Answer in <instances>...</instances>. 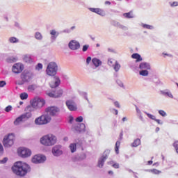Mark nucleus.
<instances>
[{
    "mask_svg": "<svg viewBox=\"0 0 178 178\" xmlns=\"http://www.w3.org/2000/svg\"><path fill=\"white\" fill-rule=\"evenodd\" d=\"M12 171L16 176L23 177L31 171V168H30V165L26 163L17 161L13 165Z\"/></svg>",
    "mask_w": 178,
    "mask_h": 178,
    "instance_id": "obj_1",
    "label": "nucleus"
},
{
    "mask_svg": "<svg viewBox=\"0 0 178 178\" xmlns=\"http://www.w3.org/2000/svg\"><path fill=\"white\" fill-rule=\"evenodd\" d=\"M37 110L38 108L35 107L33 104L28 105L25 108L26 113L19 115L14 121L15 126H19V124H21V123L26 122V120H29V119L33 118V113H31V112H35Z\"/></svg>",
    "mask_w": 178,
    "mask_h": 178,
    "instance_id": "obj_2",
    "label": "nucleus"
},
{
    "mask_svg": "<svg viewBox=\"0 0 178 178\" xmlns=\"http://www.w3.org/2000/svg\"><path fill=\"white\" fill-rule=\"evenodd\" d=\"M58 138L55 135L51 134L44 135L40 138V143L44 147H52L56 144Z\"/></svg>",
    "mask_w": 178,
    "mask_h": 178,
    "instance_id": "obj_3",
    "label": "nucleus"
},
{
    "mask_svg": "<svg viewBox=\"0 0 178 178\" xmlns=\"http://www.w3.org/2000/svg\"><path fill=\"white\" fill-rule=\"evenodd\" d=\"M21 80L16 82L18 86H23L24 83H30L34 79V73L30 70H24L21 74Z\"/></svg>",
    "mask_w": 178,
    "mask_h": 178,
    "instance_id": "obj_4",
    "label": "nucleus"
},
{
    "mask_svg": "<svg viewBox=\"0 0 178 178\" xmlns=\"http://www.w3.org/2000/svg\"><path fill=\"white\" fill-rule=\"evenodd\" d=\"M52 120L50 115L48 113H44L42 115L36 118L35 119L34 123L36 126H44L48 124Z\"/></svg>",
    "mask_w": 178,
    "mask_h": 178,
    "instance_id": "obj_5",
    "label": "nucleus"
},
{
    "mask_svg": "<svg viewBox=\"0 0 178 178\" xmlns=\"http://www.w3.org/2000/svg\"><path fill=\"white\" fill-rule=\"evenodd\" d=\"M58 64L56 62H50L46 68V74L50 76V77H54L56 76L58 73Z\"/></svg>",
    "mask_w": 178,
    "mask_h": 178,
    "instance_id": "obj_6",
    "label": "nucleus"
},
{
    "mask_svg": "<svg viewBox=\"0 0 178 178\" xmlns=\"http://www.w3.org/2000/svg\"><path fill=\"white\" fill-rule=\"evenodd\" d=\"M30 104H32L38 110L45 105V100L41 97H36L31 99Z\"/></svg>",
    "mask_w": 178,
    "mask_h": 178,
    "instance_id": "obj_7",
    "label": "nucleus"
},
{
    "mask_svg": "<svg viewBox=\"0 0 178 178\" xmlns=\"http://www.w3.org/2000/svg\"><path fill=\"white\" fill-rule=\"evenodd\" d=\"M15 143V136L13 134H8L7 136H5L3 140V144L6 148L12 147Z\"/></svg>",
    "mask_w": 178,
    "mask_h": 178,
    "instance_id": "obj_8",
    "label": "nucleus"
},
{
    "mask_svg": "<svg viewBox=\"0 0 178 178\" xmlns=\"http://www.w3.org/2000/svg\"><path fill=\"white\" fill-rule=\"evenodd\" d=\"M17 154L21 158H29L31 156V150L26 147H19L17 149Z\"/></svg>",
    "mask_w": 178,
    "mask_h": 178,
    "instance_id": "obj_9",
    "label": "nucleus"
},
{
    "mask_svg": "<svg viewBox=\"0 0 178 178\" xmlns=\"http://www.w3.org/2000/svg\"><path fill=\"white\" fill-rule=\"evenodd\" d=\"M47 160V157L42 154H36L32 157L31 161L33 163H44Z\"/></svg>",
    "mask_w": 178,
    "mask_h": 178,
    "instance_id": "obj_10",
    "label": "nucleus"
},
{
    "mask_svg": "<svg viewBox=\"0 0 178 178\" xmlns=\"http://www.w3.org/2000/svg\"><path fill=\"white\" fill-rule=\"evenodd\" d=\"M45 112L50 116H56L60 112V110L56 106H50L45 109Z\"/></svg>",
    "mask_w": 178,
    "mask_h": 178,
    "instance_id": "obj_11",
    "label": "nucleus"
},
{
    "mask_svg": "<svg viewBox=\"0 0 178 178\" xmlns=\"http://www.w3.org/2000/svg\"><path fill=\"white\" fill-rule=\"evenodd\" d=\"M24 70V65L21 63H17L13 65L12 70L13 73L16 74H19V73H22Z\"/></svg>",
    "mask_w": 178,
    "mask_h": 178,
    "instance_id": "obj_12",
    "label": "nucleus"
},
{
    "mask_svg": "<svg viewBox=\"0 0 178 178\" xmlns=\"http://www.w3.org/2000/svg\"><path fill=\"white\" fill-rule=\"evenodd\" d=\"M51 152L54 156H60L63 154L62 145H57L52 147Z\"/></svg>",
    "mask_w": 178,
    "mask_h": 178,
    "instance_id": "obj_13",
    "label": "nucleus"
},
{
    "mask_svg": "<svg viewBox=\"0 0 178 178\" xmlns=\"http://www.w3.org/2000/svg\"><path fill=\"white\" fill-rule=\"evenodd\" d=\"M73 131H76V133H83L86 131V124L83 123L78 124L76 125H74L72 127Z\"/></svg>",
    "mask_w": 178,
    "mask_h": 178,
    "instance_id": "obj_14",
    "label": "nucleus"
},
{
    "mask_svg": "<svg viewBox=\"0 0 178 178\" xmlns=\"http://www.w3.org/2000/svg\"><path fill=\"white\" fill-rule=\"evenodd\" d=\"M68 47L72 51H77V49H80V42L76 40H71L68 44Z\"/></svg>",
    "mask_w": 178,
    "mask_h": 178,
    "instance_id": "obj_15",
    "label": "nucleus"
},
{
    "mask_svg": "<svg viewBox=\"0 0 178 178\" xmlns=\"http://www.w3.org/2000/svg\"><path fill=\"white\" fill-rule=\"evenodd\" d=\"M108 151H106L104 154L99 159L97 166L98 168H104V163H105V161L108 159Z\"/></svg>",
    "mask_w": 178,
    "mask_h": 178,
    "instance_id": "obj_16",
    "label": "nucleus"
},
{
    "mask_svg": "<svg viewBox=\"0 0 178 178\" xmlns=\"http://www.w3.org/2000/svg\"><path fill=\"white\" fill-rule=\"evenodd\" d=\"M53 79L54 81L50 83V87L51 88H56V87H59V86H60V78L58 76H55Z\"/></svg>",
    "mask_w": 178,
    "mask_h": 178,
    "instance_id": "obj_17",
    "label": "nucleus"
},
{
    "mask_svg": "<svg viewBox=\"0 0 178 178\" xmlns=\"http://www.w3.org/2000/svg\"><path fill=\"white\" fill-rule=\"evenodd\" d=\"M66 106L68 108L69 111H77V106L73 100H67L66 102Z\"/></svg>",
    "mask_w": 178,
    "mask_h": 178,
    "instance_id": "obj_18",
    "label": "nucleus"
},
{
    "mask_svg": "<svg viewBox=\"0 0 178 178\" xmlns=\"http://www.w3.org/2000/svg\"><path fill=\"white\" fill-rule=\"evenodd\" d=\"M88 10L93 13L99 15V16H105V11L101 8H89Z\"/></svg>",
    "mask_w": 178,
    "mask_h": 178,
    "instance_id": "obj_19",
    "label": "nucleus"
},
{
    "mask_svg": "<svg viewBox=\"0 0 178 178\" xmlns=\"http://www.w3.org/2000/svg\"><path fill=\"white\" fill-rule=\"evenodd\" d=\"M140 70H151V64L147 62H143L139 65Z\"/></svg>",
    "mask_w": 178,
    "mask_h": 178,
    "instance_id": "obj_20",
    "label": "nucleus"
},
{
    "mask_svg": "<svg viewBox=\"0 0 178 178\" xmlns=\"http://www.w3.org/2000/svg\"><path fill=\"white\" fill-rule=\"evenodd\" d=\"M50 40L51 42H54L58 38V36L59 35V32H58L56 30L53 29L50 31Z\"/></svg>",
    "mask_w": 178,
    "mask_h": 178,
    "instance_id": "obj_21",
    "label": "nucleus"
},
{
    "mask_svg": "<svg viewBox=\"0 0 178 178\" xmlns=\"http://www.w3.org/2000/svg\"><path fill=\"white\" fill-rule=\"evenodd\" d=\"M161 93L164 95V97H168V98H171L173 99L175 97L173 96V94H172V92L169 89H165L164 90H161Z\"/></svg>",
    "mask_w": 178,
    "mask_h": 178,
    "instance_id": "obj_22",
    "label": "nucleus"
},
{
    "mask_svg": "<svg viewBox=\"0 0 178 178\" xmlns=\"http://www.w3.org/2000/svg\"><path fill=\"white\" fill-rule=\"evenodd\" d=\"M8 44H19V42H20V40L15 36H11L8 38Z\"/></svg>",
    "mask_w": 178,
    "mask_h": 178,
    "instance_id": "obj_23",
    "label": "nucleus"
},
{
    "mask_svg": "<svg viewBox=\"0 0 178 178\" xmlns=\"http://www.w3.org/2000/svg\"><path fill=\"white\" fill-rule=\"evenodd\" d=\"M131 58L132 59H136V63H138V62H143V57H141V55L138 54V53H134L131 56Z\"/></svg>",
    "mask_w": 178,
    "mask_h": 178,
    "instance_id": "obj_24",
    "label": "nucleus"
},
{
    "mask_svg": "<svg viewBox=\"0 0 178 178\" xmlns=\"http://www.w3.org/2000/svg\"><path fill=\"white\" fill-rule=\"evenodd\" d=\"M92 63L94 65V66L96 67H99V66L102 65V61H101V60H99L97 58H93L92 59Z\"/></svg>",
    "mask_w": 178,
    "mask_h": 178,
    "instance_id": "obj_25",
    "label": "nucleus"
},
{
    "mask_svg": "<svg viewBox=\"0 0 178 178\" xmlns=\"http://www.w3.org/2000/svg\"><path fill=\"white\" fill-rule=\"evenodd\" d=\"M23 60L26 62V63H33V58H31V56L30 54L24 55Z\"/></svg>",
    "mask_w": 178,
    "mask_h": 178,
    "instance_id": "obj_26",
    "label": "nucleus"
},
{
    "mask_svg": "<svg viewBox=\"0 0 178 178\" xmlns=\"http://www.w3.org/2000/svg\"><path fill=\"white\" fill-rule=\"evenodd\" d=\"M69 148L72 154H74V152H76V151H77V144L70 143V145H69Z\"/></svg>",
    "mask_w": 178,
    "mask_h": 178,
    "instance_id": "obj_27",
    "label": "nucleus"
},
{
    "mask_svg": "<svg viewBox=\"0 0 178 178\" xmlns=\"http://www.w3.org/2000/svg\"><path fill=\"white\" fill-rule=\"evenodd\" d=\"M114 26L116 27H118V29H121L122 30H124V31L129 30V28L127 26L120 24L119 22H114Z\"/></svg>",
    "mask_w": 178,
    "mask_h": 178,
    "instance_id": "obj_28",
    "label": "nucleus"
},
{
    "mask_svg": "<svg viewBox=\"0 0 178 178\" xmlns=\"http://www.w3.org/2000/svg\"><path fill=\"white\" fill-rule=\"evenodd\" d=\"M129 66L130 69H131V70H133V72H136V70H137L138 69V65H137V63H130L129 64Z\"/></svg>",
    "mask_w": 178,
    "mask_h": 178,
    "instance_id": "obj_29",
    "label": "nucleus"
},
{
    "mask_svg": "<svg viewBox=\"0 0 178 178\" xmlns=\"http://www.w3.org/2000/svg\"><path fill=\"white\" fill-rule=\"evenodd\" d=\"M34 37L38 41H42V39L44 38V36H42V34L40 32H36Z\"/></svg>",
    "mask_w": 178,
    "mask_h": 178,
    "instance_id": "obj_30",
    "label": "nucleus"
},
{
    "mask_svg": "<svg viewBox=\"0 0 178 178\" xmlns=\"http://www.w3.org/2000/svg\"><path fill=\"white\" fill-rule=\"evenodd\" d=\"M141 145V140L140 138H136L134 143H131V147H137L138 145Z\"/></svg>",
    "mask_w": 178,
    "mask_h": 178,
    "instance_id": "obj_31",
    "label": "nucleus"
},
{
    "mask_svg": "<svg viewBox=\"0 0 178 178\" xmlns=\"http://www.w3.org/2000/svg\"><path fill=\"white\" fill-rule=\"evenodd\" d=\"M141 27L143 29H147V30H154V27L152 25H149L147 24L142 23L140 24Z\"/></svg>",
    "mask_w": 178,
    "mask_h": 178,
    "instance_id": "obj_32",
    "label": "nucleus"
},
{
    "mask_svg": "<svg viewBox=\"0 0 178 178\" xmlns=\"http://www.w3.org/2000/svg\"><path fill=\"white\" fill-rule=\"evenodd\" d=\"M140 76H143V77H147L149 74V72L147 70H141L139 71Z\"/></svg>",
    "mask_w": 178,
    "mask_h": 178,
    "instance_id": "obj_33",
    "label": "nucleus"
},
{
    "mask_svg": "<svg viewBox=\"0 0 178 178\" xmlns=\"http://www.w3.org/2000/svg\"><path fill=\"white\" fill-rule=\"evenodd\" d=\"M147 172H149V173H152L153 175H161L162 173V171L159 170L157 169H151V170H147Z\"/></svg>",
    "mask_w": 178,
    "mask_h": 178,
    "instance_id": "obj_34",
    "label": "nucleus"
},
{
    "mask_svg": "<svg viewBox=\"0 0 178 178\" xmlns=\"http://www.w3.org/2000/svg\"><path fill=\"white\" fill-rule=\"evenodd\" d=\"M123 16L127 19H133L134 17V15H133L132 12L124 13Z\"/></svg>",
    "mask_w": 178,
    "mask_h": 178,
    "instance_id": "obj_35",
    "label": "nucleus"
},
{
    "mask_svg": "<svg viewBox=\"0 0 178 178\" xmlns=\"http://www.w3.org/2000/svg\"><path fill=\"white\" fill-rule=\"evenodd\" d=\"M6 60L8 63H13V62H16L17 60V57L11 56L8 58Z\"/></svg>",
    "mask_w": 178,
    "mask_h": 178,
    "instance_id": "obj_36",
    "label": "nucleus"
},
{
    "mask_svg": "<svg viewBox=\"0 0 178 178\" xmlns=\"http://www.w3.org/2000/svg\"><path fill=\"white\" fill-rule=\"evenodd\" d=\"M116 62H118V61L115 60V59L109 58L108 60V66H111L113 67L115 65V64L116 63Z\"/></svg>",
    "mask_w": 178,
    "mask_h": 178,
    "instance_id": "obj_37",
    "label": "nucleus"
},
{
    "mask_svg": "<svg viewBox=\"0 0 178 178\" xmlns=\"http://www.w3.org/2000/svg\"><path fill=\"white\" fill-rule=\"evenodd\" d=\"M113 69L115 72H119L120 70L121 65L119 64V63L117 61L113 65Z\"/></svg>",
    "mask_w": 178,
    "mask_h": 178,
    "instance_id": "obj_38",
    "label": "nucleus"
},
{
    "mask_svg": "<svg viewBox=\"0 0 178 178\" xmlns=\"http://www.w3.org/2000/svg\"><path fill=\"white\" fill-rule=\"evenodd\" d=\"M144 113L149 118V119H151L152 120H155L156 119V117L149 113H147V111H145Z\"/></svg>",
    "mask_w": 178,
    "mask_h": 178,
    "instance_id": "obj_39",
    "label": "nucleus"
},
{
    "mask_svg": "<svg viewBox=\"0 0 178 178\" xmlns=\"http://www.w3.org/2000/svg\"><path fill=\"white\" fill-rule=\"evenodd\" d=\"M47 95L51 98H56V93L55 92H47Z\"/></svg>",
    "mask_w": 178,
    "mask_h": 178,
    "instance_id": "obj_40",
    "label": "nucleus"
},
{
    "mask_svg": "<svg viewBox=\"0 0 178 178\" xmlns=\"http://www.w3.org/2000/svg\"><path fill=\"white\" fill-rule=\"evenodd\" d=\"M20 98L21 99H27V98H29V95L26 92H22L20 95Z\"/></svg>",
    "mask_w": 178,
    "mask_h": 178,
    "instance_id": "obj_41",
    "label": "nucleus"
},
{
    "mask_svg": "<svg viewBox=\"0 0 178 178\" xmlns=\"http://www.w3.org/2000/svg\"><path fill=\"white\" fill-rule=\"evenodd\" d=\"M63 94V90L59 89L56 92V97L59 98Z\"/></svg>",
    "mask_w": 178,
    "mask_h": 178,
    "instance_id": "obj_42",
    "label": "nucleus"
},
{
    "mask_svg": "<svg viewBox=\"0 0 178 178\" xmlns=\"http://www.w3.org/2000/svg\"><path fill=\"white\" fill-rule=\"evenodd\" d=\"M119 147H120V142L117 141L115 143V151L116 154H119Z\"/></svg>",
    "mask_w": 178,
    "mask_h": 178,
    "instance_id": "obj_43",
    "label": "nucleus"
},
{
    "mask_svg": "<svg viewBox=\"0 0 178 178\" xmlns=\"http://www.w3.org/2000/svg\"><path fill=\"white\" fill-rule=\"evenodd\" d=\"M108 163H110V165H112V167L115 169H119V163H114L113 161H111Z\"/></svg>",
    "mask_w": 178,
    "mask_h": 178,
    "instance_id": "obj_44",
    "label": "nucleus"
},
{
    "mask_svg": "<svg viewBox=\"0 0 178 178\" xmlns=\"http://www.w3.org/2000/svg\"><path fill=\"white\" fill-rule=\"evenodd\" d=\"M42 67H44V66L42 65V64L38 63V64L35 66V70H38V72H40V70H42Z\"/></svg>",
    "mask_w": 178,
    "mask_h": 178,
    "instance_id": "obj_45",
    "label": "nucleus"
},
{
    "mask_svg": "<svg viewBox=\"0 0 178 178\" xmlns=\"http://www.w3.org/2000/svg\"><path fill=\"white\" fill-rule=\"evenodd\" d=\"M89 48H90V44H85L82 47V51L87 52V51H88Z\"/></svg>",
    "mask_w": 178,
    "mask_h": 178,
    "instance_id": "obj_46",
    "label": "nucleus"
},
{
    "mask_svg": "<svg viewBox=\"0 0 178 178\" xmlns=\"http://www.w3.org/2000/svg\"><path fill=\"white\" fill-rule=\"evenodd\" d=\"M116 83L118 86H119V87H121V88H124V85L123 84V82H122V81L118 79L116 81Z\"/></svg>",
    "mask_w": 178,
    "mask_h": 178,
    "instance_id": "obj_47",
    "label": "nucleus"
},
{
    "mask_svg": "<svg viewBox=\"0 0 178 178\" xmlns=\"http://www.w3.org/2000/svg\"><path fill=\"white\" fill-rule=\"evenodd\" d=\"M159 115H161V116H163V118H165V116L168 115L166 112H165V111H163V110H159Z\"/></svg>",
    "mask_w": 178,
    "mask_h": 178,
    "instance_id": "obj_48",
    "label": "nucleus"
},
{
    "mask_svg": "<svg viewBox=\"0 0 178 178\" xmlns=\"http://www.w3.org/2000/svg\"><path fill=\"white\" fill-rule=\"evenodd\" d=\"M83 116L77 117L75 119V122H76L77 123H81V122H83Z\"/></svg>",
    "mask_w": 178,
    "mask_h": 178,
    "instance_id": "obj_49",
    "label": "nucleus"
},
{
    "mask_svg": "<svg viewBox=\"0 0 178 178\" xmlns=\"http://www.w3.org/2000/svg\"><path fill=\"white\" fill-rule=\"evenodd\" d=\"M136 111L137 116L140 115H143V113H141V110H140V108L137 106H136Z\"/></svg>",
    "mask_w": 178,
    "mask_h": 178,
    "instance_id": "obj_50",
    "label": "nucleus"
},
{
    "mask_svg": "<svg viewBox=\"0 0 178 178\" xmlns=\"http://www.w3.org/2000/svg\"><path fill=\"white\" fill-rule=\"evenodd\" d=\"M28 90L29 91H34L35 90V86L34 85H30L29 87H28Z\"/></svg>",
    "mask_w": 178,
    "mask_h": 178,
    "instance_id": "obj_51",
    "label": "nucleus"
},
{
    "mask_svg": "<svg viewBox=\"0 0 178 178\" xmlns=\"http://www.w3.org/2000/svg\"><path fill=\"white\" fill-rule=\"evenodd\" d=\"M138 118L140 122H145V120L144 119L143 114L138 115Z\"/></svg>",
    "mask_w": 178,
    "mask_h": 178,
    "instance_id": "obj_52",
    "label": "nucleus"
},
{
    "mask_svg": "<svg viewBox=\"0 0 178 178\" xmlns=\"http://www.w3.org/2000/svg\"><path fill=\"white\" fill-rule=\"evenodd\" d=\"M5 86H6V81H0V88L5 87Z\"/></svg>",
    "mask_w": 178,
    "mask_h": 178,
    "instance_id": "obj_53",
    "label": "nucleus"
},
{
    "mask_svg": "<svg viewBox=\"0 0 178 178\" xmlns=\"http://www.w3.org/2000/svg\"><path fill=\"white\" fill-rule=\"evenodd\" d=\"M170 6H172V8H175L176 6H178V1H174L172 3H170Z\"/></svg>",
    "mask_w": 178,
    "mask_h": 178,
    "instance_id": "obj_54",
    "label": "nucleus"
},
{
    "mask_svg": "<svg viewBox=\"0 0 178 178\" xmlns=\"http://www.w3.org/2000/svg\"><path fill=\"white\" fill-rule=\"evenodd\" d=\"M10 111H12V106H8L7 107H6L5 108L6 112H10Z\"/></svg>",
    "mask_w": 178,
    "mask_h": 178,
    "instance_id": "obj_55",
    "label": "nucleus"
},
{
    "mask_svg": "<svg viewBox=\"0 0 178 178\" xmlns=\"http://www.w3.org/2000/svg\"><path fill=\"white\" fill-rule=\"evenodd\" d=\"M91 57L88 56L87 58H86V64L87 65H90V63H91Z\"/></svg>",
    "mask_w": 178,
    "mask_h": 178,
    "instance_id": "obj_56",
    "label": "nucleus"
},
{
    "mask_svg": "<svg viewBox=\"0 0 178 178\" xmlns=\"http://www.w3.org/2000/svg\"><path fill=\"white\" fill-rule=\"evenodd\" d=\"M73 120H74V118H73V116L70 115L69 117V123H73Z\"/></svg>",
    "mask_w": 178,
    "mask_h": 178,
    "instance_id": "obj_57",
    "label": "nucleus"
},
{
    "mask_svg": "<svg viewBox=\"0 0 178 178\" xmlns=\"http://www.w3.org/2000/svg\"><path fill=\"white\" fill-rule=\"evenodd\" d=\"M154 122H156V123H158V124H163V122L161 121V120H158L156 118H155Z\"/></svg>",
    "mask_w": 178,
    "mask_h": 178,
    "instance_id": "obj_58",
    "label": "nucleus"
},
{
    "mask_svg": "<svg viewBox=\"0 0 178 178\" xmlns=\"http://www.w3.org/2000/svg\"><path fill=\"white\" fill-rule=\"evenodd\" d=\"M8 162V158H4L3 160H0V163H6Z\"/></svg>",
    "mask_w": 178,
    "mask_h": 178,
    "instance_id": "obj_59",
    "label": "nucleus"
},
{
    "mask_svg": "<svg viewBox=\"0 0 178 178\" xmlns=\"http://www.w3.org/2000/svg\"><path fill=\"white\" fill-rule=\"evenodd\" d=\"M114 105H115V106H116V108H120V104H119V102H118V101L114 102Z\"/></svg>",
    "mask_w": 178,
    "mask_h": 178,
    "instance_id": "obj_60",
    "label": "nucleus"
},
{
    "mask_svg": "<svg viewBox=\"0 0 178 178\" xmlns=\"http://www.w3.org/2000/svg\"><path fill=\"white\" fill-rule=\"evenodd\" d=\"M3 154V147L0 144V155Z\"/></svg>",
    "mask_w": 178,
    "mask_h": 178,
    "instance_id": "obj_61",
    "label": "nucleus"
},
{
    "mask_svg": "<svg viewBox=\"0 0 178 178\" xmlns=\"http://www.w3.org/2000/svg\"><path fill=\"white\" fill-rule=\"evenodd\" d=\"M104 4L109 6V5H111V1H105Z\"/></svg>",
    "mask_w": 178,
    "mask_h": 178,
    "instance_id": "obj_62",
    "label": "nucleus"
},
{
    "mask_svg": "<svg viewBox=\"0 0 178 178\" xmlns=\"http://www.w3.org/2000/svg\"><path fill=\"white\" fill-rule=\"evenodd\" d=\"M15 27H20V24L18 22L15 23Z\"/></svg>",
    "mask_w": 178,
    "mask_h": 178,
    "instance_id": "obj_63",
    "label": "nucleus"
},
{
    "mask_svg": "<svg viewBox=\"0 0 178 178\" xmlns=\"http://www.w3.org/2000/svg\"><path fill=\"white\" fill-rule=\"evenodd\" d=\"M113 111H114L115 115H118V110H116V109H113Z\"/></svg>",
    "mask_w": 178,
    "mask_h": 178,
    "instance_id": "obj_64",
    "label": "nucleus"
}]
</instances>
